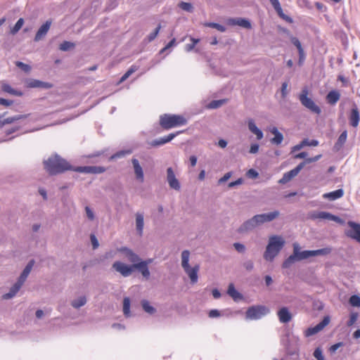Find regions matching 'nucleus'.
<instances>
[{"mask_svg":"<svg viewBox=\"0 0 360 360\" xmlns=\"http://www.w3.org/2000/svg\"><path fill=\"white\" fill-rule=\"evenodd\" d=\"M91 242L93 246V249H96L99 246L98 241L95 235L91 234L90 236Z\"/></svg>","mask_w":360,"mask_h":360,"instance_id":"59","label":"nucleus"},{"mask_svg":"<svg viewBox=\"0 0 360 360\" xmlns=\"http://www.w3.org/2000/svg\"><path fill=\"white\" fill-rule=\"evenodd\" d=\"M179 7L187 12L192 13L193 11V6L191 3L181 1L179 4Z\"/></svg>","mask_w":360,"mask_h":360,"instance_id":"47","label":"nucleus"},{"mask_svg":"<svg viewBox=\"0 0 360 360\" xmlns=\"http://www.w3.org/2000/svg\"><path fill=\"white\" fill-rule=\"evenodd\" d=\"M85 211H86V217H88V219L90 220H94V214L93 211L91 210V208L89 207L86 206L85 207Z\"/></svg>","mask_w":360,"mask_h":360,"instance_id":"63","label":"nucleus"},{"mask_svg":"<svg viewBox=\"0 0 360 360\" xmlns=\"http://www.w3.org/2000/svg\"><path fill=\"white\" fill-rule=\"evenodd\" d=\"M190 40L191 41V44H187L185 46V51L186 52L192 51L194 49L195 45L200 41V39H195L193 37H190Z\"/></svg>","mask_w":360,"mask_h":360,"instance_id":"45","label":"nucleus"},{"mask_svg":"<svg viewBox=\"0 0 360 360\" xmlns=\"http://www.w3.org/2000/svg\"><path fill=\"white\" fill-rule=\"evenodd\" d=\"M200 269L199 264H195L194 266L191 267L188 266L187 268L184 269L186 274L188 276L191 283L192 284H195L198 282V271Z\"/></svg>","mask_w":360,"mask_h":360,"instance_id":"22","label":"nucleus"},{"mask_svg":"<svg viewBox=\"0 0 360 360\" xmlns=\"http://www.w3.org/2000/svg\"><path fill=\"white\" fill-rule=\"evenodd\" d=\"M141 306L143 309L149 314H153L156 311L155 308L151 306L150 302L146 300L141 301Z\"/></svg>","mask_w":360,"mask_h":360,"instance_id":"38","label":"nucleus"},{"mask_svg":"<svg viewBox=\"0 0 360 360\" xmlns=\"http://www.w3.org/2000/svg\"><path fill=\"white\" fill-rule=\"evenodd\" d=\"M313 355L317 360H324L323 352L320 347H317L315 349Z\"/></svg>","mask_w":360,"mask_h":360,"instance_id":"53","label":"nucleus"},{"mask_svg":"<svg viewBox=\"0 0 360 360\" xmlns=\"http://www.w3.org/2000/svg\"><path fill=\"white\" fill-rule=\"evenodd\" d=\"M329 316H325L323 319L314 327H310L307 328L304 332L305 336L309 337L318 333L319 332L322 330L329 323Z\"/></svg>","mask_w":360,"mask_h":360,"instance_id":"14","label":"nucleus"},{"mask_svg":"<svg viewBox=\"0 0 360 360\" xmlns=\"http://www.w3.org/2000/svg\"><path fill=\"white\" fill-rule=\"evenodd\" d=\"M271 134L274 135V137L271 139V142L273 144L279 145L283 140V134L278 130V129L274 127L271 129Z\"/></svg>","mask_w":360,"mask_h":360,"instance_id":"33","label":"nucleus"},{"mask_svg":"<svg viewBox=\"0 0 360 360\" xmlns=\"http://www.w3.org/2000/svg\"><path fill=\"white\" fill-rule=\"evenodd\" d=\"M360 119V114L359 112V109L356 105H354V107L351 110V112L349 117V124L353 127H357L359 125Z\"/></svg>","mask_w":360,"mask_h":360,"instance_id":"27","label":"nucleus"},{"mask_svg":"<svg viewBox=\"0 0 360 360\" xmlns=\"http://www.w3.org/2000/svg\"><path fill=\"white\" fill-rule=\"evenodd\" d=\"M133 267L134 269L138 270L146 280L150 278V273L146 262H141L140 260L138 262L133 264Z\"/></svg>","mask_w":360,"mask_h":360,"instance_id":"25","label":"nucleus"},{"mask_svg":"<svg viewBox=\"0 0 360 360\" xmlns=\"http://www.w3.org/2000/svg\"><path fill=\"white\" fill-rule=\"evenodd\" d=\"M27 115H16L13 117H9L0 121V127L2 128L5 124L13 123L20 120L25 119Z\"/></svg>","mask_w":360,"mask_h":360,"instance_id":"31","label":"nucleus"},{"mask_svg":"<svg viewBox=\"0 0 360 360\" xmlns=\"http://www.w3.org/2000/svg\"><path fill=\"white\" fill-rule=\"evenodd\" d=\"M176 45V39L173 38L161 51L160 53L165 52L168 49Z\"/></svg>","mask_w":360,"mask_h":360,"instance_id":"60","label":"nucleus"},{"mask_svg":"<svg viewBox=\"0 0 360 360\" xmlns=\"http://www.w3.org/2000/svg\"><path fill=\"white\" fill-rule=\"evenodd\" d=\"M227 293L235 301L241 300L243 298V295L238 290H236L233 283H230L229 285Z\"/></svg>","mask_w":360,"mask_h":360,"instance_id":"34","label":"nucleus"},{"mask_svg":"<svg viewBox=\"0 0 360 360\" xmlns=\"http://www.w3.org/2000/svg\"><path fill=\"white\" fill-rule=\"evenodd\" d=\"M347 139V131H343L341 134L339 136L336 143H335L334 148L336 150H339L342 148L343 145L345 143Z\"/></svg>","mask_w":360,"mask_h":360,"instance_id":"35","label":"nucleus"},{"mask_svg":"<svg viewBox=\"0 0 360 360\" xmlns=\"http://www.w3.org/2000/svg\"><path fill=\"white\" fill-rule=\"evenodd\" d=\"M280 214L278 210L271 212L269 213H264L260 214H256L258 221L260 225L265 222H269L276 219Z\"/></svg>","mask_w":360,"mask_h":360,"instance_id":"18","label":"nucleus"},{"mask_svg":"<svg viewBox=\"0 0 360 360\" xmlns=\"http://www.w3.org/2000/svg\"><path fill=\"white\" fill-rule=\"evenodd\" d=\"M112 268L124 277L129 276L134 271L133 264L131 265H127L121 262H114Z\"/></svg>","mask_w":360,"mask_h":360,"instance_id":"11","label":"nucleus"},{"mask_svg":"<svg viewBox=\"0 0 360 360\" xmlns=\"http://www.w3.org/2000/svg\"><path fill=\"white\" fill-rule=\"evenodd\" d=\"M246 175L248 178H250V179H256L257 177H258L259 176V174L258 172L254 169H250L247 173H246Z\"/></svg>","mask_w":360,"mask_h":360,"instance_id":"55","label":"nucleus"},{"mask_svg":"<svg viewBox=\"0 0 360 360\" xmlns=\"http://www.w3.org/2000/svg\"><path fill=\"white\" fill-rule=\"evenodd\" d=\"M243 182V179L242 178H239L237 180L234 181H231L229 184L228 186L229 188H233L236 186L241 185Z\"/></svg>","mask_w":360,"mask_h":360,"instance_id":"62","label":"nucleus"},{"mask_svg":"<svg viewBox=\"0 0 360 360\" xmlns=\"http://www.w3.org/2000/svg\"><path fill=\"white\" fill-rule=\"evenodd\" d=\"M349 304L352 307H360V296L357 295H352L349 300Z\"/></svg>","mask_w":360,"mask_h":360,"instance_id":"49","label":"nucleus"},{"mask_svg":"<svg viewBox=\"0 0 360 360\" xmlns=\"http://www.w3.org/2000/svg\"><path fill=\"white\" fill-rule=\"evenodd\" d=\"M298 53H299L298 65L301 66V65H302V64L305 60L306 56H305L304 49L300 50L298 51Z\"/></svg>","mask_w":360,"mask_h":360,"instance_id":"56","label":"nucleus"},{"mask_svg":"<svg viewBox=\"0 0 360 360\" xmlns=\"http://www.w3.org/2000/svg\"><path fill=\"white\" fill-rule=\"evenodd\" d=\"M86 297L85 296H81L77 299L73 300L71 302V305L75 309H79L86 303Z\"/></svg>","mask_w":360,"mask_h":360,"instance_id":"37","label":"nucleus"},{"mask_svg":"<svg viewBox=\"0 0 360 360\" xmlns=\"http://www.w3.org/2000/svg\"><path fill=\"white\" fill-rule=\"evenodd\" d=\"M27 86L30 88H39L49 89L53 87V84L49 82H42L38 79H31L27 82Z\"/></svg>","mask_w":360,"mask_h":360,"instance_id":"24","label":"nucleus"},{"mask_svg":"<svg viewBox=\"0 0 360 360\" xmlns=\"http://www.w3.org/2000/svg\"><path fill=\"white\" fill-rule=\"evenodd\" d=\"M259 223L257 218V216L255 215L251 219L244 221L240 226L238 229V232L239 233H245L249 231H252L257 226H259Z\"/></svg>","mask_w":360,"mask_h":360,"instance_id":"9","label":"nucleus"},{"mask_svg":"<svg viewBox=\"0 0 360 360\" xmlns=\"http://www.w3.org/2000/svg\"><path fill=\"white\" fill-rule=\"evenodd\" d=\"M308 217L313 220L319 219H327V220L333 221H335L340 224L344 223L343 220L341 218H340L339 217L333 215L329 212H324V211L311 212L309 213Z\"/></svg>","mask_w":360,"mask_h":360,"instance_id":"7","label":"nucleus"},{"mask_svg":"<svg viewBox=\"0 0 360 360\" xmlns=\"http://www.w3.org/2000/svg\"><path fill=\"white\" fill-rule=\"evenodd\" d=\"M131 164L133 165L136 179L138 181L143 183L144 181V174L139 160L136 158H132Z\"/></svg>","mask_w":360,"mask_h":360,"instance_id":"21","label":"nucleus"},{"mask_svg":"<svg viewBox=\"0 0 360 360\" xmlns=\"http://www.w3.org/2000/svg\"><path fill=\"white\" fill-rule=\"evenodd\" d=\"M24 25V19L20 18L18 20L13 27L11 29V34L12 35H15L17 34L19 30L22 28V25Z\"/></svg>","mask_w":360,"mask_h":360,"instance_id":"41","label":"nucleus"},{"mask_svg":"<svg viewBox=\"0 0 360 360\" xmlns=\"http://www.w3.org/2000/svg\"><path fill=\"white\" fill-rule=\"evenodd\" d=\"M308 89L307 87H304L298 96L301 104L311 112L320 115L321 112V109L311 98L308 96Z\"/></svg>","mask_w":360,"mask_h":360,"instance_id":"5","label":"nucleus"},{"mask_svg":"<svg viewBox=\"0 0 360 360\" xmlns=\"http://www.w3.org/2000/svg\"><path fill=\"white\" fill-rule=\"evenodd\" d=\"M34 264V259H31L28 263L25 266V269H23L22 272L25 273L27 275L29 276V274H30L32 269V267Z\"/></svg>","mask_w":360,"mask_h":360,"instance_id":"54","label":"nucleus"},{"mask_svg":"<svg viewBox=\"0 0 360 360\" xmlns=\"http://www.w3.org/2000/svg\"><path fill=\"white\" fill-rule=\"evenodd\" d=\"M136 231L139 236H142L143 233L144 226V215L143 213L136 212Z\"/></svg>","mask_w":360,"mask_h":360,"instance_id":"28","label":"nucleus"},{"mask_svg":"<svg viewBox=\"0 0 360 360\" xmlns=\"http://www.w3.org/2000/svg\"><path fill=\"white\" fill-rule=\"evenodd\" d=\"M233 247L238 252L243 253L245 251V247L242 243H233Z\"/></svg>","mask_w":360,"mask_h":360,"instance_id":"57","label":"nucleus"},{"mask_svg":"<svg viewBox=\"0 0 360 360\" xmlns=\"http://www.w3.org/2000/svg\"><path fill=\"white\" fill-rule=\"evenodd\" d=\"M131 152L132 151L131 150H120V151L117 152L116 153L113 154L112 155H111L110 158V160H115V159L123 158L126 155L131 154Z\"/></svg>","mask_w":360,"mask_h":360,"instance_id":"43","label":"nucleus"},{"mask_svg":"<svg viewBox=\"0 0 360 360\" xmlns=\"http://www.w3.org/2000/svg\"><path fill=\"white\" fill-rule=\"evenodd\" d=\"M72 170L85 174H101L106 171L105 167L101 166H82L72 167Z\"/></svg>","mask_w":360,"mask_h":360,"instance_id":"10","label":"nucleus"},{"mask_svg":"<svg viewBox=\"0 0 360 360\" xmlns=\"http://www.w3.org/2000/svg\"><path fill=\"white\" fill-rule=\"evenodd\" d=\"M284 244L285 241L280 236H271L264 253V258L267 261H272L281 250Z\"/></svg>","mask_w":360,"mask_h":360,"instance_id":"2","label":"nucleus"},{"mask_svg":"<svg viewBox=\"0 0 360 360\" xmlns=\"http://www.w3.org/2000/svg\"><path fill=\"white\" fill-rule=\"evenodd\" d=\"M203 25L205 27H212V28H214L217 30H219V32H224L226 30V28L225 26L222 25H220L219 23H217V22H205L203 24Z\"/></svg>","mask_w":360,"mask_h":360,"instance_id":"42","label":"nucleus"},{"mask_svg":"<svg viewBox=\"0 0 360 360\" xmlns=\"http://www.w3.org/2000/svg\"><path fill=\"white\" fill-rule=\"evenodd\" d=\"M359 317V314L357 312H352L349 316V319L347 322V326H353L355 322L357 321Z\"/></svg>","mask_w":360,"mask_h":360,"instance_id":"50","label":"nucleus"},{"mask_svg":"<svg viewBox=\"0 0 360 360\" xmlns=\"http://www.w3.org/2000/svg\"><path fill=\"white\" fill-rule=\"evenodd\" d=\"M181 132V131H177L176 133H171V134H168L167 136L153 140L150 143V145L153 147H158V146H162V145L171 141L174 137H176Z\"/></svg>","mask_w":360,"mask_h":360,"instance_id":"17","label":"nucleus"},{"mask_svg":"<svg viewBox=\"0 0 360 360\" xmlns=\"http://www.w3.org/2000/svg\"><path fill=\"white\" fill-rule=\"evenodd\" d=\"M304 165L305 162H301L294 169L288 172H285L283 177L278 181V183L281 184H285L286 183L289 182L292 178L299 174Z\"/></svg>","mask_w":360,"mask_h":360,"instance_id":"13","label":"nucleus"},{"mask_svg":"<svg viewBox=\"0 0 360 360\" xmlns=\"http://www.w3.org/2000/svg\"><path fill=\"white\" fill-rule=\"evenodd\" d=\"M226 100L221 99V100H214L212 101L209 104L208 107L211 109H216L219 107H221L224 103H225Z\"/></svg>","mask_w":360,"mask_h":360,"instance_id":"48","label":"nucleus"},{"mask_svg":"<svg viewBox=\"0 0 360 360\" xmlns=\"http://www.w3.org/2000/svg\"><path fill=\"white\" fill-rule=\"evenodd\" d=\"M28 277V275H27L25 273L22 272L20 275L19 278H18V281L14 285L10 288L9 292L4 294L3 295V298L5 300H8L12 297H13L18 292L21 288L22 285L25 282L27 278Z\"/></svg>","mask_w":360,"mask_h":360,"instance_id":"8","label":"nucleus"},{"mask_svg":"<svg viewBox=\"0 0 360 360\" xmlns=\"http://www.w3.org/2000/svg\"><path fill=\"white\" fill-rule=\"evenodd\" d=\"M44 169L50 175L63 173L72 170V166L60 155L55 154L44 161Z\"/></svg>","mask_w":360,"mask_h":360,"instance_id":"1","label":"nucleus"},{"mask_svg":"<svg viewBox=\"0 0 360 360\" xmlns=\"http://www.w3.org/2000/svg\"><path fill=\"white\" fill-rule=\"evenodd\" d=\"M259 146L257 143H252V144H251L250 148V150H249L250 153H251V154L257 153L258 152V150H259Z\"/></svg>","mask_w":360,"mask_h":360,"instance_id":"64","label":"nucleus"},{"mask_svg":"<svg viewBox=\"0 0 360 360\" xmlns=\"http://www.w3.org/2000/svg\"><path fill=\"white\" fill-rule=\"evenodd\" d=\"M160 29H161V25H160V24H159L158 25V27L155 29V30L148 35V41H152L156 38V37L158 36V34L160 32Z\"/></svg>","mask_w":360,"mask_h":360,"instance_id":"51","label":"nucleus"},{"mask_svg":"<svg viewBox=\"0 0 360 360\" xmlns=\"http://www.w3.org/2000/svg\"><path fill=\"white\" fill-rule=\"evenodd\" d=\"M248 129L255 135H256L257 140H261L263 136L262 131L259 129L255 124V121L252 119H250L248 122Z\"/></svg>","mask_w":360,"mask_h":360,"instance_id":"29","label":"nucleus"},{"mask_svg":"<svg viewBox=\"0 0 360 360\" xmlns=\"http://www.w3.org/2000/svg\"><path fill=\"white\" fill-rule=\"evenodd\" d=\"M290 41L292 42V44L296 46V48L297 49V51H299L301 49H303L302 46V44H301V42L300 41V40L295 37H293V36H290Z\"/></svg>","mask_w":360,"mask_h":360,"instance_id":"52","label":"nucleus"},{"mask_svg":"<svg viewBox=\"0 0 360 360\" xmlns=\"http://www.w3.org/2000/svg\"><path fill=\"white\" fill-rule=\"evenodd\" d=\"M51 23L52 20H48L39 28L34 37L35 41L41 40L46 35L50 29Z\"/></svg>","mask_w":360,"mask_h":360,"instance_id":"20","label":"nucleus"},{"mask_svg":"<svg viewBox=\"0 0 360 360\" xmlns=\"http://www.w3.org/2000/svg\"><path fill=\"white\" fill-rule=\"evenodd\" d=\"M167 181L171 188L176 191H179L181 189L180 182L176 178L175 174L172 167H168L167 169Z\"/></svg>","mask_w":360,"mask_h":360,"instance_id":"15","label":"nucleus"},{"mask_svg":"<svg viewBox=\"0 0 360 360\" xmlns=\"http://www.w3.org/2000/svg\"><path fill=\"white\" fill-rule=\"evenodd\" d=\"M75 44L72 42L64 41L63 43L60 44V50L63 51H68L71 49L75 48Z\"/></svg>","mask_w":360,"mask_h":360,"instance_id":"46","label":"nucleus"},{"mask_svg":"<svg viewBox=\"0 0 360 360\" xmlns=\"http://www.w3.org/2000/svg\"><path fill=\"white\" fill-rule=\"evenodd\" d=\"M190 252L188 250H184L181 252V266L183 269L187 268L189 265Z\"/></svg>","mask_w":360,"mask_h":360,"instance_id":"39","label":"nucleus"},{"mask_svg":"<svg viewBox=\"0 0 360 360\" xmlns=\"http://www.w3.org/2000/svg\"><path fill=\"white\" fill-rule=\"evenodd\" d=\"M138 70V67L136 65H131L129 69L122 76L120 79V82H123L125 81L131 74L136 72Z\"/></svg>","mask_w":360,"mask_h":360,"instance_id":"44","label":"nucleus"},{"mask_svg":"<svg viewBox=\"0 0 360 360\" xmlns=\"http://www.w3.org/2000/svg\"><path fill=\"white\" fill-rule=\"evenodd\" d=\"M269 1L271 4V5L274 7L276 12L277 13L278 15L281 18H282L283 20H285L286 22H288L289 23H292L293 22L292 18L285 15L283 13V9L281 6V4L278 0H269Z\"/></svg>","mask_w":360,"mask_h":360,"instance_id":"19","label":"nucleus"},{"mask_svg":"<svg viewBox=\"0 0 360 360\" xmlns=\"http://www.w3.org/2000/svg\"><path fill=\"white\" fill-rule=\"evenodd\" d=\"M347 224L350 227V229L346 231L345 233L347 236L360 243V224L349 221Z\"/></svg>","mask_w":360,"mask_h":360,"instance_id":"12","label":"nucleus"},{"mask_svg":"<svg viewBox=\"0 0 360 360\" xmlns=\"http://www.w3.org/2000/svg\"><path fill=\"white\" fill-rule=\"evenodd\" d=\"M340 98V94L336 90H332L326 96L327 102L330 105H335Z\"/></svg>","mask_w":360,"mask_h":360,"instance_id":"32","label":"nucleus"},{"mask_svg":"<svg viewBox=\"0 0 360 360\" xmlns=\"http://www.w3.org/2000/svg\"><path fill=\"white\" fill-rule=\"evenodd\" d=\"M344 195V191L342 188L335 190L332 192L324 193L323 198L329 200H335L342 198Z\"/></svg>","mask_w":360,"mask_h":360,"instance_id":"30","label":"nucleus"},{"mask_svg":"<svg viewBox=\"0 0 360 360\" xmlns=\"http://www.w3.org/2000/svg\"><path fill=\"white\" fill-rule=\"evenodd\" d=\"M228 24L230 25H238L246 29L252 28L250 20L242 18H229Z\"/></svg>","mask_w":360,"mask_h":360,"instance_id":"26","label":"nucleus"},{"mask_svg":"<svg viewBox=\"0 0 360 360\" xmlns=\"http://www.w3.org/2000/svg\"><path fill=\"white\" fill-rule=\"evenodd\" d=\"M269 313L268 307L264 305H254L250 307L245 312V319L248 320H258Z\"/></svg>","mask_w":360,"mask_h":360,"instance_id":"6","label":"nucleus"},{"mask_svg":"<svg viewBox=\"0 0 360 360\" xmlns=\"http://www.w3.org/2000/svg\"><path fill=\"white\" fill-rule=\"evenodd\" d=\"M278 320L282 323H287L292 320V316L286 307H281L278 311Z\"/></svg>","mask_w":360,"mask_h":360,"instance_id":"23","label":"nucleus"},{"mask_svg":"<svg viewBox=\"0 0 360 360\" xmlns=\"http://www.w3.org/2000/svg\"><path fill=\"white\" fill-rule=\"evenodd\" d=\"M117 251L122 253L127 260L132 264L140 261L139 256L135 253L131 249L127 247H121L117 249Z\"/></svg>","mask_w":360,"mask_h":360,"instance_id":"16","label":"nucleus"},{"mask_svg":"<svg viewBox=\"0 0 360 360\" xmlns=\"http://www.w3.org/2000/svg\"><path fill=\"white\" fill-rule=\"evenodd\" d=\"M292 248V254L286 258L282 264V267L284 269H288L295 262L307 259L309 257V250L301 251V247L299 243H294Z\"/></svg>","mask_w":360,"mask_h":360,"instance_id":"4","label":"nucleus"},{"mask_svg":"<svg viewBox=\"0 0 360 360\" xmlns=\"http://www.w3.org/2000/svg\"><path fill=\"white\" fill-rule=\"evenodd\" d=\"M232 175V173L231 172H227L221 178H220L219 180H218V184H221L226 181H227L230 177Z\"/></svg>","mask_w":360,"mask_h":360,"instance_id":"58","label":"nucleus"},{"mask_svg":"<svg viewBox=\"0 0 360 360\" xmlns=\"http://www.w3.org/2000/svg\"><path fill=\"white\" fill-rule=\"evenodd\" d=\"M186 119L180 115L163 114L160 117V125L164 129H169L174 127L186 124Z\"/></svg>","mask_w":360,"mask_h":360,"instance_id":"3","label":"nucleus"},{"mask_svg":"<svg viewBox=\"0 0 360 360\" xmlns=\"http://www.w3.org/2000/svg\"><path fill=\"white\" fill-rule=\"evenodd\" d=\"M123 313L126 317L130 316V299L126 297L123 300Z\"/></svg>","mask_w":360,"mask_h":360,"instance_id":"40","label":"nucleus"},{"mask_svg":"<svg viewBox=\"0 0 360 360\" xmlns=\"http://www.w3.org/2000/svg\"><path fill=\"white\" fill-rule=\"evenodd\" d=\"M332 251L331 248H324L319 250H309V255L310 257H315L319 255H327Z\"/></svg>","mask_w":360,"mask_h":360,"instance_id":"36","label":"nucleus"},{"mask_svg":"<svg viewBox=\"0 0 360 360\" xmlns=\"http://www.w3.org/2000/svg\"><path fill=\"white\" fill-rule=\"evenodd\" d=\"M243 266H244V268H245L246 270L251 271L254 268V264H253L252 261L248 260L243 263Z\"/></svg>","mask_w":360,"mask_h":360,"instance_id":"61","label":"nucleus"}]
</instances>
